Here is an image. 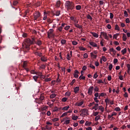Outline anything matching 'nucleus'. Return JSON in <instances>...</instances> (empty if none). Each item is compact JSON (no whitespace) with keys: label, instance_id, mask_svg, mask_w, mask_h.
<instances>
[{"label":"nucleus","instance_id":"f257e3e1","mask_svg":"<svg viewBox=\"0 0 130 130\" xmlns=\"http://www.w3.org/2000/svg\"><path fill=\"white\" fill-rule=\"evenodd\" d=\"M32 44V42L31 41L30 39H25L24 43L22 44V49L24 52H27L30 49V46Z\"/></svg>","mask_w":130,"mask_h":130},{"label":"nucleus","instance_id":"f03ea898","mask_svg":"<svg viewBox=\"0 0 130 130\" xmlns=\"http://www.w3.org/2000/svg\"><path fill=\"white\" fill-rule=\"evenodd\" d=\"M64 5L68 10H74L75 9V4L70 1H66Z\"/></svg>","mask_w":130,"mask_h":130},{"label":"nucleus","instance_id":"7ed1b4c3","mask_svg":"<svg viewBox=\"0 0 130 130\" xmlns=\"http://www.w3.org/2000/svg\"><path fill=\"white\" fill-rule=\"evenodd\" d=\"M40 16H41V14H40V12H36L34 14V20H35V21H37L38 20V18H39Z\"/></svg>","mask_w":130,"mask_h":130},{"label":"nucleus","instance_id":"20e7f679","mask_svg":"<svg viewBox=\"0 0 130 130\" xmlns=\"http://www.w3.org/2000/svg\"><path fill=\"white\" fill-rule=\"evenodd\" d=\"M94 90V87L90 86L89 87L88 90V95H90V96H92V94H93V90Z\"/></svg>","mask_w":130,"mask_h":130},{"label":"nucleus","instance_id":"39448f33","mask_svg":"<svg viewBox=\"0 0 130 130\" xmlns=\"http://www.w3.org/2000/svg\"><path fill=\"white\" fill-rule=\"evenodd\" d=\"M47 35L48 38H53L54 40H55V41H56V39H54V34L47 32Z\"/></svg>","mask_w":130,"mask_h":130},{"label":"nucleus","instance_id":"423d86ee","mask_svg":"<svg viewBox=\"0 0 130 130\" xmlns=\"http://www.w3.org/2000/svg\"><path fill=\"white\" fill-rule=\"evenodd\" d=\"M82 114L84 115H89V113H88V110L86 109H83L81 110Z\"/></svg>","mask_w":130,"mask_h":130},{"label":"nucleus","instance_id":"0eeeda50","mask_svg":"<svg viewBox=\"0 0 130 130\" xmlns=\"http://www.w3.org/2000/svg\"><path fill=\"white\" fill-rule=\"evenodd\" d=\"M36 75L41 77V79H45V76L42 75V72H36Z\"/></svg>","mask_w":130,"mask_h":130},{"label":"nucleus","instance_id":"6e6552de","mask_svg":"<svg viewBox=\"0 0 130 130\" xmlns=\"http://www.w3.org/2000/svg\"><path fill=\"white\" fill-rule=\"evenodd\" d=\"M84 104V101L83 100H80V102H76L75 103V105L76 106H82Z\"/></svg>","mask_w":130,"mask_h":130},{"label":"nucleus","instance_id":"1a4fd4ad","mask_svg":"<svg viewBox=\"0 0 130 130\" xmlns=\"http://www.w3.org/2000/svg\"><path fill=\"white\" fill-rule=\"evenodd\" d=\"M23 68L26 71V72H29V69L27 68V62L24 61L23 63Z\"/></svg>","mask_w":130,"mask_h":130},{"label":"nucleus","instance_id":"9d476101","mask_svg":"<svg viewBox=\"0 0 130 130\" xmlns=\"http://www.w3.org/2000/svg\"><path fill=\"white\" fill-rule=\"evenodd\" d=\"M78 74H80L79 71H78V70H75V74L74 75V78H75L76 79H78V78H79Z\"/></svg>","mask_w":130,"mask_h":130},{"label":"nucleus","instance_id":"9b49d317","mask_svg":"<svg viewBox=\"0 0 130 130\" xmlns=\"http://www.w3.org/2000/svg\"><path fill=\"white\" fill-rule=\"evenodd\" d=\"M89 44L93 47H97V44L94 43V42H89Z\"/></svg>","mask_w":130,"mask_h":130},{"label":"nucleus","instance_id":"f8f14e48","mask_svg":"<svg viewBox=\"0 0 130 130\" xmlns=\"http://www.w3.org/2000/svg\"><path fill=\"white\" fill-rule=\"evenodd\" d=\"M79 91H80V87L77 86L74 88V93H75V94H77Z\"/></svg>","mask_w":130,"mask_h":130},{"label":"nucleus","instance_id":"ddd939ff","mask_svg":"<svg viewBox=\"0 0 130 130\" xmlns=\"http://www.w3.org/2000/svg\"><path fill=\"white\" fill-rule=\"evenodd\" d=\"M90 54L91 55V57L93 59H95V58H97V55L94 54L93 52L90 53Z\"/></svg>","mask_w":130,"mask_h":130},{"label":"nucleus","instance_id":"4468645a","mask_svg":"<svg viewBox=\"0 0 130 130\" xmlns=\"http://www.w3.org/2000/svg\"><path fill=\"white\" fill-rule=\"evenodd\" d=\"M90 33L92 35L93 37H95V38H98V37H99V35L96 32H91Z\"/></svg>","mask_w":130,"mask_h":130},{"label":"nucleus","instance_id":"2eb2a0df","mask_svg":"<svg viewBox=\"0 0 130 130\" xmlns=\"http://www.w3.org/2000/svg\"><path fill=\"white\" fill-rule=\"evenodd\" d=\"M98 106H99V104H95L94 106L92 108V109L96 111L98 109Z\"/></svg>","mask_w":130,"mask_h":130},{"label":"nucleus","instance_id":"dca6fc26","mask_svg":"<svg viewBox=\"0 0 130 130\" xmlns=\"http://www.w3.org/2000/svg\"><path fill=\"white\" fill-rule=\"evenodd\" d=\"M74 25L76 28H79V29H82L83 28L82 26L80 25L79 24L75 23Z\"/></svg>","mask_w":130,"mask_h":130},{"label":"nucleus","instance_id":"f3484780","mask_svg":"<svg viewBox=\"0 0 130 130\" xmlns=\"http://www.w3.org/2000/svg\"><path fill=\"white\" fill-rule=\"evenodd\" d=\"M126 67L127 68V73L128 75H130V64H127Z\"/></svg>","mask_w":130,"mask_h":130},{"label":"nucleus","instance_id":"a211bd4d","mask_svg":"<svg viewBox=\"0 0 130 130\" xmlns=\"http://www.w3.org/2000/svg\"><path fill=\"white\" fill-rule=\"evenodd\" d=\"M55 97H56V94L55 93H52L50 95V98H51V99H53V98H55Z\"/></svg>","mask_w":130,"mask_h":130},{"label":"nucleus","instance_id":"6ab92c4d","mask_svg":"<svg viewBox=\"0 0 130 130\" xmlns=\"http://www.w3.org/2000/svg\"><path fill=\"white\" fill-rule=\"evenodd\" d=\"M41 60L42 61L45 62V61H47V59L46 58H45V57L43 56V57H41Z\"/></svg>","mask_w":130,"mask_h":130},{"label":"nucleus","instance_id":"aec40b11","mask_svg":"<svg viewBox=\"0 0 130 130\" xmlns=\"http://www.w3.org/2000/svg\"><path fill=\"white\" fill-rule=\"evenodd\" d=\"M82 9V6H81V5H77L76 6V9L77 11H80V10H81Z\"/></svg>","mask_w":130,"mask_h":130},{"label":"nucleus","instance_id":"412c9836","mask_svg":"<svg viewBox=\"0 0 130 130\" xmlns=\"http://www.w3.org/2000/svg\"><path fill=\"white\" fill-rule=\"evenodd\" d=\"M71 92L70 91H67L65 93V96L66 97H70L71 96Z\"/></svg>","mask_w":130,"mask_h":130},{"label":"nucleus","instance_id":"4be33fe9","mask_svg":"<svg viewBox=\"0 0 130 130\" xmlns=\"http://www.w3.org/2000/svg\"><path fill=\"white\" fill-rule=\"evenodd\" d=\"M36 44H37V45H39V46H40L41 44H42V43L41 42V41L38 40V41L36 42Z\"/></svg>","mask_w":130,"mask_h":130},{"label":"nucleus","instance_id":"5701e85b","mask_svg":"<svg viewBox=\"0 0 130 130\" xmlns=\"http://www.w3.org/2000/svg\"><path fill=\"white\" fill-rule=\"evenodd\" d=\"M59 15H60V11H57L56 12V14H54L53 16H59Z\"/></svg>","mask_w":130,"mask_h":130},{"label":"nucleus","instance_id":"b1692460","mask_svg":"<svg viewBox=\"0 0 130 130\" xmlns=\"http://www.w3.org/2000/svg\"><path fill=\"white\" fill-rule=\"evenodd\" d=\"M69 108H70V107L69 106H67L63 107L62 109V110L67 111V110H68Z\"/></svg>","mask_w":130,"mask_h":130},{"label":"nucleus","instance_id":"393cba45","mask_svg":"<svg viewBox=\"0 0 130 130\" xmlns=\"http://www.w3.org/2000/svg\"><path fill=\"white\" fill-rule=\"evenodd\" d=\"M122 38H123V41H126V35L124 34H123V37H122Z\"/></svg>","mask_w":130,"mask_h":130},{"label":"nucleus","instance_id":"a878e982","mask_svg":"<svg viewBox=\"0 0 130 130\" xmlns=\"http://www.w3.org/2000/svg\"><path fill=\"white\" fill-rule=\"evenodd\" d=\"M110 102V100L108 99H106L105 100V102L106 104V106H107V104L108 103H109V102Z\"/></svg>","mask_w":130,"mask_h":130},{"label":"nucleus","instance_id":"bb28decb","mask_svg":"<svg viewBox=\"0 0 130 130\" xmlns=\"http://www.w3.org/2000/svg\"><path fill=\"white\" fill-rule=\"evenodd\" d=\"M60 6V1H57L56 4V7H57V8H59Z\"/></svg>","mask_w":130,"mask_h":130},{"label":"nucleus","instance_id":"cd10ccee","mask_svg":"<svg viewBox=\"0 0 130 130\" xmlns=\"http://www.w3.org/2000/svg\"><path fill=\"white\" fill-rule=\"evenodd\" d=\"M47 13H46V12H44V16L43 17V20H45L47 19Z\"/></svg>","mask_w":130,"mask_h":130},{"label":"nucleus","instance_id":"c85d7f7f","mask_svg":"<svg viewBox=\"0 0 130 130\" xmlns=\"http://www.w3.org/2000/svg\"><path fill=\"white\" fill-rule=\"evenodd\" d=\"M121 52L123 55L125 54V53H126V48H124V49L122 50Z\"/></svg>","mask_w":130,"mask_h":130},{"label":"nucleus","instance_id":"c756f323","mask_svg":"<svg viewBox=\"0 0 130 130\" xmlns=\"http://www.w3.org/2000/svg\"><path fill=\"white\" fill-rule=\"evenodd\" d=\"M115 30H118V31H119L120 30V28H119V26L118 24L115 25Z\"/></svg>","mask_w":130,"mask_h":130},{"label":"nucleus","instance_id":"7c9ffc66","mask_svg":"<svg viewBox=\"0 0 130 130\" xmlns=\"http://www.w3.org/2000/svg\"><path fill=\"white\" fill-rule=\"evenodd\" d=\"M78 118H79V117L78 116H73L72 117V119L73 120H77V119H78Z\"/></svg>","mask_w":130,"mask_h":130},{"label":"nucleus","instance_id":"2f4dec72","mask_svg":"<svg viewBox=\"0 0 130 130\" xmlns=\"http://www.w3.org/2000/svg\"><path fill=\"white\" fill-rule=\"evenodd\" d=\"M40 100H41V101H42L43 100H44V96H43V94H41L40 95V97L39 98Z\"/></svg>","mask_w":130,"mask_h":130},{"label":"nucleus","instance_id":"473e14b6","mask_svg":"<svg viewBox=\"0 0 130 130\" xmlns=\"http://www.w3.org/2000/svg\"><path fill=\"white\" fill-rule=\"evenodd\" d=\"M68 100V98H63L61 99L62 102H67V101Z\"/></svg>","mask_w":130,"mask_h":130},{"label":"nucleus","instance_id":"72a5a7b5","mask_svg":"<svg viewBox=\"0 0 130 130\" xmlns=\"http://www.w3.org/2000/svg\"><path fill=\"white\" fill-rule=\"evenodd\" d=\"M66 43H67V41L66 40H62L61 41V44H62V45H64L66 44Z\"/></svg>","mask_w":130,"mask_h":130},{"label":"nucleus","instance_id":"f704fd0d","mask_svg":"<svg viewBox=\"0 0 130 130\" xmlns=\"http://www.w3.org/2000/svg\"><path fill=\"white\" fill-rule=\"evenodd\" d=\"M38 78H39V77L37 76H35L33 77V79L35 81V82H37V80H38Z\"/></svg>","mask_w":130,"mask_h":130},{"label":"nucleus","instance_id":"c9c22d12","mask_svg":"<svg viewBox=\"0 0 130 130\" xmlns=\"http://www.w3.org/2000/svg\"><path fill=\"white\" fill-rule=\"evenodd\" d=\"M99 119H100V116H99V115L96 116V117L95 118V121H98V120H99Z\"/></svg>","mask_w":130,"mask_h":130},{"label":"nucleus","instance_id":"e433bc0d","mask_svg":"<svg viewBox=\"0 0 130 130\" xmlns=\"http://www.w3.org/2000/svg\"><path fill=\"white\" fill-rule=\"evenodd\" d=\"M94 90L95 92H99V88H98V86H95Z\"/></svg>","mask_w":130,"mask_h":130},{"label":"nucleus","instance_id":"4c0bfd02","mask_svg":"<svg viewBox=\"0 0 130 130\" xmlns=\"http://www.w3.org/2000/svg\"><path fill=\"white\" fill-rule=\"evenodd\" d=\"M124 17H126V18H127V17H128V14H127V12L126 11H124Z\"/></svg>","mask_w":130,"mask_h":130},{"label":"nucleus","instance_id":"58836bf2","mask_svg":"<svg viewBox=\"0 0 130 130\" xmlns=\"http://www.w3.org/2000/svg\"><path fill=\"white\" fill-rule=\"evenodd\" d=\"M91 124H92V122H89V121H86L85 123V125H88V126H89L91 125Z\"/></svg>","mask_w":130,"mask_h":130},{"label":"nucleus","instance_id":"ea45409f","mask_svg":"<svg viewBox=\"0 0 130 130\" xmlns=\"http://www.w3.org/2000/svg\"><path fill=\"white\" fill-rule=\"evenodd\" d=\"M101 35H103V37H105L107 35V33L104 32H101Z\"/></svg>","mask_w":130,"mask_h":130},{"label":"nucleus","instance_id":"a19ab883","mask_svg":"<svg viewBox=\"0 0 130 130\" xmlns=\"http://www.w3.org/2000/svg\"><path fill=\"white\" fill-rule=\"evenodd\" d=\"M79 49H80V50H83V51H85V50H86V48H84L83 47H79Z\"/></svg>","mask_w":130,"mask_h":130},{"label":"nucleus","instance_id":"79ce46f5","mask_svg":"<svg viewBox=\"0 0 130 130\" xmlns=\"http://www.w3.org/2000/svg\"><path fill=\"white\" fill-rule=\"evenodd\" d=\"M67 115H68V112H65L61 115L60 117H64V116H66Z\"/></svg>","mask_w":130,"mask_h":130},{"label":"nucleus","instance_id":"37998d69","mask_svg":"<svg viewBox=\"0 0 130 130\" xmlns=\"http://www.w3.org/2000/svg\"><path fill=\"white\" fill-rule=\"evenodd\" d=\"M52 128V127H49L48 125H46V128H44V129H51Z\"/></svg>","mask_w":130,"mask_h":130},{"label":"nucleus","instance_id":"c03bdc74","mask_svg":"<svg viewBox=\"0 0 130 130\" xmlns=\"http://www.w3.org/2000/svg\"><path fill=\"white\" fill-rule=\"evenodd\" d=\"M40 69H42V70H44L46 68L45 65L42 64L40 66Z\"/></svg>","mask_w":130,"mask_h":130},{"label":"nucleus","instance_id":"a18cd8bd","mask_svg":"<svg viewBox=\"0 0 130 130\" xmlns=\"http://www.w3.org/2000/svg\"><path fill=\"white\" fill-rule=\"evenodd\" d=\"M31 42H32V44H34V43H36V41H35V38L34 37L31 38Z\"/></svg>","mask_w":130,"mask_h":130},{"label":"nucleus","instance_id":"49530a36","mask_svg":"<svg viewBox=\"0 0 130 130\" xmlns=\"http://www.w3.org/2000/svg\"><path fill=\"white\" fill-rule=\"evenodd\" d=\"M53 112H56V111H58V109L57 108V107H55L54 109L53 110Z\"/></svg>","mask_w":130,"mask_h":130},{"label":"nucleus","instance_id":"de8ad7c7","mask_svg":"<svg viewBox=\"0 0 130 130\" xmlns=\"http://www.w3.org/2000/svg\"><path fill=\"white\" fill-rule=\"evenodd\" d=\"M115 111H120V108L117 107L115 108Z\"/></svg>","mask_w":130,"mask_h":130},{"label":"nucleus","instance_id":"09e8293b","mask_svg":"<svg viewBox=\"0 0 130 130\" xmlns=\"http://www.w3.org/2000/svg\"><path fill=\"white\" fill-rule=\"evenodd\" d=\"M112 68H113V66L112 64H110L109 67V69L110 71H111L112 70Z\"/></svg>","mask_w":130,"mask_h":130},{"label":"nucleus","instance_id":"8fccbe9b","mask_svg":"<svg viewBox=\"0 0 130 130\" xmlns=\"http://www.w3.org/2000/svg\"><path fill=\"white\" fill-rule=\"evenodd\" d=\"M98 84H103V81H102V80H100V79H99L98 80Z\"/></svg>","mask_w":130,"mask_h":130},{"label":"nucleus","instance_id":"3c124183","mask_svg":"<svg viewBox=\"0 0 130 130\" xmlns=\"http://www.w3.org/2000/svg\"><path fill=\"white\" fill-rule=\"evenodd\" d=\"M75 82H76V80L73 79L72 82L70 83V85H71V86H73V85H74V84H75Z\"/></svg>","mask_w":130,"mask_h":130},{"label":"nucleus","instance_id":"603ef678","mask_svg":"<svg viewBox=\"0 0 130 130\" xmlns=\"http://www.w3.org/2000/svg\"><path fill=\"white\" fill-rule=\"evenodd\" d=\"M18 1H13V6H17V5H18Z\"/></svg>","mask_w":130,"mask_h":130},{"label":"nucleus","instance_id":"864d4df0","mask_svg":"<svg viewBox=\"0 0 130 130\" xmlns=\"http://www.w3.org/2000/svg\"><path fill=\"white\" fill-rule=\"evenodd\" d=\"M87 19H89V20H92V16H91V15L88 14L87 16Z\"/></svg>","mask_w":130,"mask_h":130},{"label":"nucleus","instance_id":"5fc2aeb1","mask_svg":"<svg viewBox=\"0 0 130 130\" xmlns=\"http://www.w3.org/2000/svg\"><path fill=\"white\" fill-rule=\"evenodd\" d=\"M94 100L96 103H99V100H98V98H94Z\"/></svg>","mask_w":130,"mask_h":130},{"label":"nucleus","instance_id":"6e6d98bb","mask_svg":"<svg viewBox=\"0 0 130 130\" xmlns=\"http://www.w3.org/2000/svg\"><path fill=\"white\" fill-rule=\"evenodd\" d=\"M73 45H77L78 44V42L77 41H72Z\"/></svg>","mask_w":130,"mask_h":130},{"label":"nucleus","instance_id":"4d7b16f0","mask_svg":"<svg viewBox=\"0 0 130 130\" xmlns=\"http://www.w3.org/2000/svg\"><path fill=\"white\" fill-rule=\"evenodd\" d=\"M102 58H103V61H104L105 62V61H106V60H107V58H106V57L105 56H102Z\"/></svg>","mask_w":130,"mask_h":130},{"label":"nucleus","instance_id":"13d9d810","mask_svg":"<svg viewBox=\"0 0 130 130\" xmlns=\"http://www.w3.org/2000/svg\"><path fill=\"white\" fill-rule=\"evenodd\" d=\"M83 57L84 58H88V54L87 53H85L84 55H83Z\"/></svg>","mask_w":130,"mask_h":130},{"label":"nucleus","instance_id":"bf43d9fd","mask_svg":"<svg viewBox=\"0 0 130 130\" xmlns=\"http://www.w3.org/2000/svg\"><path fill=\"white\" fill-rule=\"evenodd\" d=\"M98 78V75H97V73L94 74L93 79H97Z\"/></svg>","mask_w":130,"mask_h":130},{"label":"nucleus","instance_id":"052dcab7","mask_svg":"<svg viewBox=\"0 0 130 130\" xmlns=\"http://www.w3.org/2000/svg\"><path fill=\"white\" fill-rule=\"evenodd\" d=\"M50 81H51L50 78L45 79V82H50Z\"/></svg>","mask_w":130,"mask_h":130},{"label":"nucleus","instance_id":"680f3d73","mask_svg":"<svg viewBox=\"0 0 130 130\" xmlns=\"http://www.w3.org/2000/svg\"><path fill=\"white\" fill-rule=\"evenodd\" d=\"M35 54H37V55H38V56L41 57V53H39L38 52H37L35 53Z\"/></svg>","mask_w":130,"mask_h":130},{"label":"nucleus","instance_id":"e2e57ef3","mask_svg":"<svg viewBox=\"0 0 130 130\" xmlns=\"http://www.w3.org/2000/svg\"><path fill=\"white\" fill-rule=\"evenodd\" d=\"M58 31H59L60 32H61V31H62V26H60L58 28Z\"/></svg>","mask_w":130,"mask_h":130},{"label":"nucleus","instance_id":"0e129e2a","mask_svg":"<svg viewBox=\"0 0 130 130\" xmlns=\"http://www.w3.org/2000/svg\"><path fill=\"white\" fill-rule=\"evenodd\" d=\"M47 21L48 22V23H52V21H51V19H50V18H47Z\"/></svg>","mask_w":130,"mask_h":130},{"label":"nucleus","instance_id":"69168bd1","mask_svg":"<svg viewBox=\"0 0 130 130\" xmlns=\"http://www.w3.org/2000/svg\"><path fill=\"white\" fill-rule=\"evenodd\" d=\"M125 22H126V24H128V23H129V22H130L129 18H126L125 19Z\"/></svg>","mask_w":130,"mask_h":130},{"label":"nucleus","instance_id":"338daca9","mask_svg":"<svg viewBox=\"0 0 130 130\" xmlns=\"http://www.w3.org/2000/svg\"><path fill=\"white\" fill-rule=\"evenodd\" d=\"M89 67L91 68V69H95V66H93L92 64H89Z\"/></svg>","mask_w":130,"mask_h":130},{"label":"nucleus","instance_id":"774afa93","mask_svg":"<svg viewBox=\"0 0 130 130\" xmlns=\"http://www.w3.org/2000/svg\"><path fill=\"white\" fill-rule=\"evenodd\" d=\"M110 18L111 19H113V13H110Z\"/></svg>","mask_w":130,"mask_h":130}]
</instances>
